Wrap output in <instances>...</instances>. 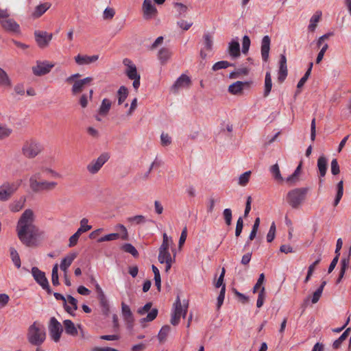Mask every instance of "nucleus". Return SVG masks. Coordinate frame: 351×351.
<instances>
[{"mask_svg":"<svg viewBox=\"0 0 351 351\" xmlns=\"http://www.w3.org/2000/svg\"><path fill=\"white\" fill-rule=\"evenodd\" d=\"M35 215L32 210L26 209L21 215L16 227L19 240L26 246L32 247L44 232L34 224Z\"/></svg>","mask_w":351,"mask_h":351,"instance_id":"obj_1","label":"nucleus"},{"mask_svg":"<svg viewBox=\"0 0 351 351\" xmlns=\"http://www.w3.org/2000/svg\"><path fill=\"white\" fill-rule=\"evenodd\" d=\"M27 338L28 341L32 345H41L45 341L46 338V333L44 326L38 322H34L28 328Z\"/></svg>","mask_w":351,"mask_h":351,"instance_id":"obj_2","label":"nucleus"},{"mask_svg":"<svg viewBox=\"0 0 351 351\" xmlns=\"http://www.w3.org/2000/svg\"><path fill=\"white\" fill-rule=\"evenodd\" d=\"M43 147L41 143L34 138H30L24 142L21 148L22 154L28 159H32L38 156Z\"/></svg>","mask_w":351,"mask_h":351,"instance_id":"obj_3","label":"nucleus"},{"mask_svg":"<svg viewBox=\"0 0 351 351\" xmlns=\"http://www.w3.org/2000/svg\"><path fill=\"white\" fill-rule=\"evenodd\" d=\"M308 191V188H296L291 190L287 195V201L293 208L297 209L304 202Z\"/></svg>","mask_w":351,"mask_h":351,"instance_id":"obj_4","label":"nucleus"},{"mask_svg":"<svg viewBox=\"0 0 351 351\" xmlns=\"http://www.w3.org/2000/svg\"><path fill=\"white\" fill-rule=\"evenodd\" d=\"M9 16L10 14L8 10L0 9V24L2 28L9 33L19 34V25L13 19Z\"/></svg>","mask_w":351,"mask_h":351,"instance_id":"obj_5","label":"nucleus"},{"mask_svg":"<svg viewBox=\"0 0 351 351\" xmlns=\"http://www.w3.org/2000/svg\"><path fill=\"white\" fill-rule=\"evenodd\" d=\"M21 180L16 182H5L0 185V201L9 200L16 192L21 185Z\"/></svg>","mask_w":351,"mask_h":351,"instance_id":"obj_6","label":"nucleus"},{"mask_svg":"<svg viewBox=\"0 0 351 351\" xmlns=\"http://www.w3.org/2000/svg\"><path fill=\"white\" fill-rule=\"evenodd\" d=\"M188 309V302L182 305L180 297L178 296L175 303L173 304V311L171 315V324L173 326L178 324L180 317L182 316L184 318L186 315Z\"/></svg>","mask_w":351,"mask_h":351,"instance_id":"obj_7","label":"nucleus"},{"mask_svg":"<svg viewBox=\"0 0 351 351\" xmlns=\"http://www.w3.org/2000/svg\"><path fill=\"white\" fill-rule=\"evenodd\" d=\"M42 173H46L50 175L53 178H62V175L52 169L47 167H43L40 168V171L33 174L29 180L30 189L36 185V183L40 182L42 178Z\"/></svg>","mask_w":351,"mask_h":351,"instance_id":"obj_8","label":"nucleus"},{"mask_svg":"<svg viewBox=\"0 0 351 351\" xmlns=\"http://www.w3.org/2000/svg\"><path fill=\"white\" fill-rule=\"evenodd\" d=\"M32 274L35 280L42 287V288L46 290L48 294H51L52 291L49 285V282L45 276V274L36 267H32Z\"/></svg>","mask_w":351,"mask_h":351,"instance_id":"obj_9","label":"nucleus"},{"mask_svg":"<svg viewBox=\"0 0 351 351\" xmlns=\"http://www.w3.org/2000/svg\"><path fill=\"white\" fill-rule=\"evenodd\" d=\"M109 158L110 156L108 153H103L97 160H93L87 165L86 168L88 171L91 174L97 173Z\"/></svg>","mask_w":351,"mask_h":351,"instance_id":"obj_10","label":"nucleus"},{"mask_svg":"<svg viewBox=\"0 0 351 351\" xmlns=\"http://www.w3.org/2000/svg\"><path fill=\"white\" fill-rule=\"evenodd\" d=\"M49 330L52 339L55 342L59 341L63 330L60 323L55 317L50 319Z\"/></svg>","mask_w":351,"mask_h":351,"instance_id":"obj_11","label":"nucleus"},{"mask_svg":"<svg viewBox=\"0 0 351 351\" xmlns=\"http://www.w3.org/2000/svg\"><path fill=\"white\" fill-rule=\"evenodd\" d=\"M53 66L54 64L47 61H37L32 67V72L36 76H42L49 73Z\"/></svg>","mask_w":351,"mask_h":351,"instance_id":"obj_12","label":"nucleus"},{"mask_svg":"<svg viewBox=\"0 0 351 351\" xmlns=\"http://www.w3.org/2000/svg\"><path fill=\"white\" fill-rule=\"evenodd\" d=\"M142 12L144 19L150 20L156 16L158 11L152 3V0H144L142 5Z\"/></svg>","mask_w":351,"mask_h":351,"instance_id":"obj_13","label":"nucleus"},{"mask_svg":"<svg viewBox=\"0 0 351 351\" xmlns=\"http://www.w3.org/2000/svg\"><path fill=\"white\" fill-rule=\"evenodd\" d=\"M36 41L40 48H45L49 45V42L53 38L52 34L47 32L36 31L34 32Z\"/></svg>","mask_w":351,"mask_h":351,"instance_id":"obj_14","label":"nucleus"},{"mask_svg":"<svg viewBox=\"0 0 351 351\" xmlns=\"http://www.w3.org/2000/svg\"><path fill=\"white\" fill-rule=\"evenodd\" d=\"M58 186V183L53 181L41 180L36 183L35 186L31 188L32 191L38 193L40 191H51L54 190Z\"/></svg>","mask_w":351,"mask_h":351,"instance_id":"obj_15","label":"nucleus"},{"mask_svg":"<svg viewBox=\"0 0 351 351\" xmlns=\"http://www.w3.org/2000/svg\"><path fill=\"white\" fill-rule=\"evenodd\" d=\"M63 324L66 334L73 337H75L78 334L77 328H79L82 334V337H84L83 329L82 328L80 325H78L77 327H76L73 322L69 319L64 320Z\"/></svg>","mask_w":351,"mask_h":351,"instance_id":"obj_16","label":"nucleus"},{"mask_svg":"<svg viewBox=\"0 0 351 351\" xmlns=\"http://www.w3.org/2000/svg\"><path fill=\"white\" fill-rule=\"evenodd\" d=\"M279 64L280 66L278 71V81L280 83H282L288 75L287 58L285 55H280Z\"/></svg>","mask_w":351,"mask_h":351,"instance_id":"obj_17","label":"nucleus"},{"mask_svg":"<svg viewBox=\"0 0 351 351\" xmlns=\"http://www.w3.org/2000/svg\"><path fill=\"white\" fill-rule=\"evenodd\" d=\"M93 80L91 77H87L82 80H77L74 82L72 87V93L74 95L78 94L83 90L85 85L90 84Z\"/></svg>","mask_w":351,"mask_h":351,"instance_id":"obj_18","label":"nucleus"},{"mask_svg":"<svg viewBox=\"0 0 351 351\" xmlns=\"http://www.w3.org/2000/svg\"><path fill=\"white\" fill-rule=\"evenodd\" d=\"M75 62L78 65L90 64L96 62L99 59L98 55H93L91 56L87 55L78 54L74 58Z\"/></svg>","mask_w":351,"mask_h":351,"instance_id":"obj_19","label":"nucleus"},{"mask_svg":"<svg viewBox=\"0 0 351 351\" xmlns=\"http://www.w3.org/2000/svg\"><path fill=\"white\" fill-rule=\"evenodd\" d=\"M123 63L125 66H127L125 73L129 79L132 80L136 78L138 76H140V75L137 73L136 66L132 63L130 60L125 58L123 60Z\"/></svg>","mask_w":351,"mask_h":351,"instance_id":"obj_20","label":"nucleus"},{"mask_svg":"<svg viewBox=\"0 0 351 351\" xmlns=\"http://www.w3.org/2000/svg\"><path fill=\"white\" fill-rule=\"evenodd\" d=\"M191 85V80L186 75H182L172 86V90L175 93L181 88L189 87Z\"/></svg>","mask_w":351,"mask_h":351,"instance_id":"obj_21","label":"nucleus"},{"mask_svg":"<svg viewBox=\"0 0 351 351\" xmlns=\"http://www.w3.org/2000/svg\"><path fill=\"white\" fill-rule=\"evenodd\" d=\"M121 312L125 321L130 327H132L134 322L133 315L130 306L124 302L121 303Z\"/></svg>","mask_w":351,"mask_h":351,"instance_id":"obj_22","label":"nucleus"},{"mask_svg":"<svg viewBox=\"0 0 351 351\" xmlns=\"http://www.w3.org/2000/svg\"><path fill=\"white\" fill-rule=\"evenodd\" d=\"M270 49V38L268 36H265L262 40L261 56L265 62L269 59V53Z\"/></svg>","mask_w":351,"mask_h":351,"instance_id":"obj_23","label":"nucleus"},{"mask_svg":"<svg viewBox=\"0 0 351 351\" xmlns=\"http://www.w3.org/2000/svg\"><path fill=\"white\" fill-rule=\"evenodd\" d=\"M64 307L68 313L73 315V312L77 309V300L69 295H67L66 302L64 304Z\"/></svg>","mask_w":351,"mask_h":351,"instance_id":"obj_24","label":"nucleus"},{"mask_svg":"<svg viewBox=\"0 0 351 351\" xmlns=\"http://www.w3.org/2000/svg\"><path fill=\"white\" fill-rule=\"evenodd\" d=\"M76 257V253H71L65 256L62 260L60 267L61 270L64 271V273H67L68 268L70 267V265L72 264L73 261L75 259Z\"/></svg>","mask_w":351,"mask_h":351,"instance_id":"obj_25","label":"nucleus"},{"mask_svg":"<svg viewBox=\"0 0 351 351\" xmlns=\"http://www.w3.org/2000/svg\"><path fill=\"white\" fill-rule=\"evenodd\" d=\"M228 53L230 56L233 58H236L240 56V45L239 42L232 40L230 43L228 47Z\"/></svg>","mask_w":351,"mask_h":351,"instance_id":"obj_26","label":"nucleus"},{"mask_svg":"<svg viewBox=\"0 0 351 351\" xmlns=\"http://www.w3.org/2000/svg\"><path fill=\"white\" fill-rule=\"evenodd\" d=\"M0 86L10 88L12 87V82L8 73L0 68Z\"/></svg>","mask_w":351,"mask_h":351,"instance_id":"obj_27","label":"nucleus"},{"mask_svg":"<svg viewBox=\"0 0 351 351\" xmlns=\"http://www.w3.org/2000/svg\"><path fill=\"white\" fill-rule=\"evenodd\" d=\"M50 7L51 4L49 3H44L37 5L32 13V16L35 19L40 17Z\"/></svg>","mask_w":351,"mask_h":351,"instance_id":"obj_28","label":"nucleus"},{"mask_svg":"<svg viewBox=\"0 0 351 351\" xmlns=\"http://www.w3.org/2000/svg\"><path fill=\"white\" fill-rule=\"evenodd\" d=\"M350 264L349 256L344 258L341 261V269L339 271V277L337 279V284H339L344 276L346 269L348 268Z\"/></svg>","mask_w":351,"mask_h":351,"instance_id":"obj_29","label":"nucleus"},{"mask_svg":"<svg viewBox=\"0 0 351 351\" xmlns=\"http://www.w3.org/2000/svg\"><path fill=\"white\" fill-rule=\"evenodd\" d=\"M171 56V52L168 48L163 47L160 49L158 51V57L160 60L161 64H165L167 60L170 58Z\"/></svg>","mask_w":351,"mask_h":351,"instance_id":"obj_30","label":"nucleus"},{"mask_svg":"<svg viewBox=\"0 0 351 351\" xmlns=\"http://www.w3.org/2000/svg\"><path fill=\"white\" fill-rule=\"evenodd\" d=\"M272 88V81L270 72H267L265 77V86L263 95L267 97L271 92Z\"/></svg>","mask_w":351,"mask_h":351,"instance_id":"obj_31","label":"nucleus"},{"mask_svg":"<svg viewBox=\"0 0 351 351\" xmlns=\"http://www.w3.org/2000/svg\"><path fill=\"white\" fill-rule=\"evenodd\" d=\"M317 167L321 177L325 176L327 170V159L322 156L318 158Z\"/></svg>","mask_w":351,"mask_h":351,"instance_id":"obj_32","label":"nucleus"},{"mask_svg":"<svg viewBox=\"0 0 351 351\" xmlns=\"http://www.w3.org/2000/svg\"><path fill=\"white\" fill-rule=\"evenodd\" d=\"M245 84V83L237 81L229 86L228 90L230 93L234 95L240 93H241Z\"/></svg>","mask_w":351,"mask_h":351,"instance_id":"obj_33","label":"nucleus"},{"mask_svg":"<svg viewBox=\"0 0 351 351\" xmlns=\"http://www.w3.org/2000/svg\"><path fill=\"white\" fill-rule=\"evenodd\" d=\"M25 202V199L23 197L14 201L10 205V210L14 213L19 212L24 207Z\"/></svg>","mask_w":351,"mask_h":351,"instance_id":"obj_34","label":"nucleus"},{"mask_svg":"<svg viewBox=\"0 0 351 351\" xmlns=\"http://www.w3.org/2000/svg\"><path fill=\"white\" fill-rule=\"evenodd\" d=\"M169 248L162 249V247H160L158 261L160 263H164L165 261H169L170 259L172 258L169 253Z\"/></svg>","mask_w":351,"mask_h":351,"instance_id":"obj_35","label":"nucleus"},{"mask_svg":"<svg viewBox=\"0 0 351 351\" xmlns=\"http://www.w3.org/2000/svg\"><path fill=\"white\" fill-rule=\"evenodd\" d=\"M171 331V327L168 325H165L162 327L158 335V338L160 343H163L166 341L169 333Z\"/></svg>","mask_w":351,"mask_h":351,"instance_id":"obj_36","label":"nucleus"},{"mask_svg":"<svg viewBox=\"0 0 351 351\" xmlns=\"http://www.w3.org/2000/svg\"><path fill=\"white\" fill-rule=\"evenodd\" d=\"M117 93L119 96L118 104L121 105L125 101L128 95V88L124 86H121L119 88Z\"/></svg>","mask_w":351,"mask_h":351,"instance_id":"obj_37","label":"nucleus"},{"mask_svg":"<svg viewBox=\"0 0 351 351\" xmlns=\"http://www.w3.org/2000/svg\"><path fill=\"white\" fill-rule=\"evenodd\" d=\"M321 16H322V12H317L313 16L312 18L311 19V23L308 26V29L311 32H313L316 27H317V23L320 20V18H321Z\"/></svg>","mask_w":351,"mask_h":351,"instance_id":"obj_38","label":"nucleus"},{"mask_svg":"<svg viewBox=\"0 0 351 351\" xmlns=\"http://www.w3.org/2000/svg\"><path fill=\"white\" fill-rule=\"evenodd\" d=\"M111 106V102L108 99H104L99 108V113L106 115L108 112Z\"/></svg>","mask_w":351,"mask_h":351,"instance_id":"obj_39","label":"nucleus"},{"mask_svg":"<svg viewBox=\"0 0 351 351\" xmlns=\"http://www.w3.org/2000/svg\"><path fill=\"white\" fill-rule=\"evenodd\" d=\"M122 250L125 252L131 254L134 257H138V252L136 249L130 243H125L122 245Z\"/></svg>","mask_w":351,"mask_h":351,"instance_id":"obj_40","label":"nucleus"},{"mask_svg":"<svg viewBox=\"0 0 351 351\" xmlns=\"http://www.w3.org/2000/svg\"><path fill=\"white\" fill-rule=\"evenodd\" d=\"M271 172L272 173L275 180L280 182H283V178L280 174L279 166L278 164H275L271 166Z\"/></svg>","mask_w":351,"mask_h":351,"instance_id":"obj_41","label":"nucleus"},{"mask_svg":"<svg viewBox=\"0 0 351 351\" xmlns=\"http://www.w3.org/2000/svg\"><path fill=\"white\" fill-rule=\"evenodd\" d=\"M302 165V162L301 161L299 165L297 167L296 169L295 170L294 173L287 178V182L293 183L298 180L297 177L300 175L301 172Z\"/></svg>","mask_w":351,"mask_h":351,"instance_id":"obj_42","label":"nucleus"},{"mask_svg":"<svg viewBox=\"0 0 351 351\" xmlns=\"http://www.w3.org/2000/svg\"><path fill=\"white\" fill-rule=\"evenodd\" d=\"M343 182L342 180H341L337 184V195H336V197H335V199L334 202L335 206H336L339 204V202L343 195Z\"/></svg>","mask_w":351,"mask_h":351,"instance_id":"obj_43","label":"nucleus"},{"mask_svg":"<svg viewBox=\"0 0 351 351\" xmlns=\"http://www.w3.org/2000/svg\"><path fill=\"white\" fill-rule=\"evenodd\" d=\"M88 220L86 218H83L80 221V227L77 231H80V234L86 232L92 228L91 226L88 225Z\"/></svg>","mask_w":351,"mask_h":351,"instance_id":"obj_44","label":"nucleus"},{"mask_svg":"<svg viewBox=\"0 0 351 351\" xmlns=\"http://www.w3.org/2000/svg\"><path fill=\"white\" fill-rule=\"evenodd\" d=\"M127 220L131 223L138 225L145 222V217L143 215H139L128 217Z\"/></svg>","mask_w":351,"mask_h":351,"instance_id":"obj_45","label":"nucleus"},{"mask_svg":"<svg viewBox=\"0 0 351 351\" xmlns=\"http://www.w3.org/2000/svg\"><path fill=\"white\" fill-rule=\"evenodd\" d=\"M58 265L56 263L54 265L52 269V274H51V281L52 284L54 286H57L59 285V278H58Z\"/></svg>","mask_w":351,"mask_h":351,"instance_id":"obj_46","label":"nucleus"},{"mask_svg":"<svg viewBox=\"0 0 351 351\" xmlns=\"http://www.w3.org/2000/svg\"><path fill=\"white\" fill-rule=\"evenodd\" d=\"M10 256L15 266L19 268L21 267L20 257L17 252L14 248L10 249Z\"/></svg>","mask_w":351,"mask_h":351,"instance_id":"obj_47","label":"nucleus"},{"mask_svg":"<svg viewBox=\"0 0 351 351\" xmlns=\"http://www.w3.org/2000/svg\"><path fill=\"white\" fill-rule=\"evenodd\" d=\"M233 66V64L228 62V61H224V60L219 61V62H217V63H215L213 66V70L217 71V70H219L221 69H226L228 66Z\"/></svg>","mask_w":351,"mask_h":351,"instance_id":"obj_48","label":"nucleus"},{"mask_svg":"<svg viewBox=\"0 0 351 351\" xmlns=\"http://www.w3.org/2000/svg\"><path fill=\"white\" fill-rule=\"evenodd\" d=\"M265 298V289L264 287H262L261 291L258 293V296L256 302V306L258 308H261L264 302Z\"/></svg>","mask_w":351,"mask_h":351,"instance_id":"obj_49","label":"nucleus"},{"mask_svg":"<svg viewBox=\"0 0 351 351\" xmlns=\"http://www.w3.org/2000/svg\"><path fill=\"white\" fill-rule=\"evenodd\" d=\"M250 175H251L250 171H246L244 173H243L242 175H241V176L239 177V184L241 186H245L249 182Z\"/></svg>","mask_w":351,"mask_h":351,"instance_id":"obj_50","label":"nucleus"},{"mask_svg":"<svg viewBox=\"0 0 351 351\" xmlns=\"http://www.w3.org/2000/svg\"><path fill=\"white\" fill-rule=\"evenodd\" d=\"M12 130L5 125L0 123V139L7 138L10 135Z\"/></svg>","mask_w":351,"mask_h":351,"instance_id":"obj_51","label":"nucleus"},{"mask_svg":"<svg viewBox=\"0 0 351 351\" xmlns=\"http://www.w3.org/2000/svg\"><path fill=\"white\" fill-rule=\"evenodd\" d=\"M119 237L120 236L118 233H111L99 238L97 241L101 243L104 241H113L119 239Z\"/></svg>","mask_w":351,"mask_h":351,"instance_id":"obj_52","label":"nucleus"},{"mask_svg":"<svg viewBox=\"0 0 351 351\" xmlns=\"http://www.w3.org/2000/svg\"><path fill=\"white\" fill-rule=\"evenodd\" d=\"M223 215L226 225L230 226L232 223V210L230 208L224 209Z\"/></svg>","mask_w":351,"mask_h":351,"instance_id":"obj_53","label":"nucleus"},{"mask_svg":"<svg viewBox=\"0 0 351 351\" xmlns=\"http://www.w3.org/2000/svg\"><path fill=\"white\" fill-rule=\"evenodd\" d=\"M250 46V39L247 36H244L242 41V51L247 53Z\"/></svg>","mask_w":351,"mask_h":351,"instance_id":"obj_54","label":"nucleus"},{"mask_svg":"<svg viewBox=\"0 0 351 351\" xmlns=\"http://www.w3.org/2000/svg\"><path fill=\"white\" fill-rule=\"evenodd\" d=\"M157 315H158V309L153 308L147 314L146 317L142 319V322H152L156 317Z\"/></svg>","mask_w":351,"mask_h":351,"instance_id":"obj_55","label":"nucleus"},{"mask_svg":"<svg viewBox=\"0 0 351 351\" xmlns=\"http://www.w3.org/2000/svg\"><path fill=\"white\" fill-rule=\"evenodd\" d=\"M174 7L177 9V11L178 12L180 16L182 14H185L188 10L187 6L182 3H175Z\"/></svg>","mask_w":351,"mask_h":351,"instance_id":"obj_56","label":"nucleus"},{"mask_svg":"<svg viewBox=\"0 0 351 351\" xmlns=\"http://www.w3.org/2000/svg\"><path fill=\"white\" fill-rule=\"evenodd\" d=\"M331 172L333 175H338L340 172L339 166L337 159H333L331 162Z\"/></svg>","mask_w":351,"mask_h":351,"instance_id":"obj_57","label":"nucleus"},{"mask_svg":"<svg viewBox=\"0 0 351 351\" xmlns=\"http://www.w3.org/2000/svg\"><path fill=\"white\" fill-rule=\"evenodd\" d=\"M80 235L81 234H80V231H77L74 234H73L69 238V247L75 246L77 243V241H78V239H79Z\"/></svg>","mask_w":351,"mask_h":351,"instance_id":"obj_58","label":"nucleus"},{"mask_svg":"<svg viewBox=\"0 0 351 351\" xmlns=\"http://www.w3.org/2000/svg\"><path fill=\"white\" fill-rule=\"evenodd\" d=\"M243 221L242 217H239L237 221L236 230H235V235L236 237H239L243 229Z\"/></svg>","mask_w":351,"mask_h":351,"instance_id":"obj_59","label":"nucleus"},{"mask_svg":"<svg viewBox=\"0 0 351 351\" xmlns=\"http://www.w3.org/2000/svg\"><path fill=\"white\" fill-rule=\"evenodd\" d=\"M115 14V12L113 8H107L104 12V19H112Z\"/></svg>","mask_w":351,"mask_h":351,"instance_id":"obj_60","label":"nucleus"},{"mask_svg":"<svg viewBox=\"0 0 351 351\" xmlns=\"http://www.w3.org/2000/svg\"><path fill=\"white\" fill-rule=\"evenodd\" d=\"M161 143L163 146H167L171 144V138L167 133H162L160 136Z\"/></svg>","mask_w":351,"mask_h":351,"instance_id":"obj_61","label":"nucleus"},{"mask_svg":"<svg viewBox=\"0 0 351 351\" xmlns=\"http://www.w3.org/2000/svg\"><path fill=\"white\" fill-rule=\"evenodd\" d=\"M162 237L163 240L160 247H162V249L169 248L172 242L171 238H169L166 233L163 234Z\"/></svg>","mask_w":351,"mask_h":351,"instance_id":"obj_62","label":"nucleus"},{"mask_svg":"<svg viewBox=\"0 0 351 351\" xmlns=\"http://www.w3.org/2000/svg\"><path fill=\"white\" fill-rule=\"evenodd\" d=\"M204 45L206 50L210 51L212 49L213 40L209 34L204 35Z\"/></svg>","mask_w":351,"mask_h":351,"instance_id":"obj_63","label":"nucleus"},{"mask_svg":"<svg viewBox=\"0 0 351 351\" xmlns=\"http://www.w3.org/2000/svg\"><path fill=\"white\" fill-rule=\"evenodd\" d=\"M264 280L265 275L262 273L259 275L258 279L253 288V293H256L258 291V289L262 286Z\"/></svg>","mask_w":351,"mask_h":351,"instance_id":"obj_64","label":"nucleus"}]
</instances>
